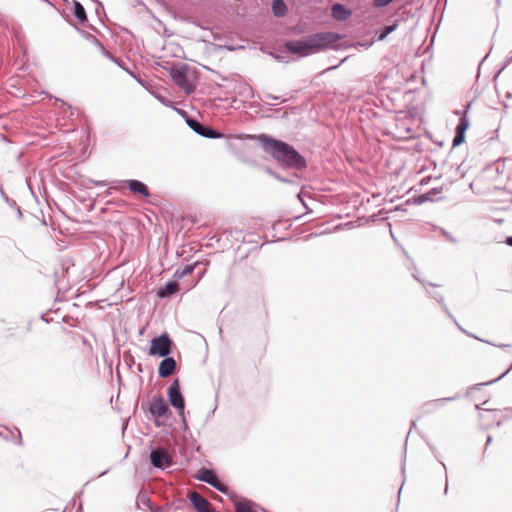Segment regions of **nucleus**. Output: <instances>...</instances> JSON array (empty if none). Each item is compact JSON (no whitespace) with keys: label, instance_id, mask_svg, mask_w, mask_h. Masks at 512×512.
Instances as JSON below:
<instances>
[{"label":"nucleus","instance_id":"obj_2","mask_svg":"<svg viewBox=\"0 0 512 512\" xmlns=\"http://www.w3.org/2000/svg\"><path fill=\"white\" fill-rule=\"evenodd\" d=\"M243 138L258 140L265 153L283 167L301 170L306 167L305 158L290 144L266 134L250 135Z\"/></svg>","mask_w":512,"mask_h":512},{"label":"nucleus","instance_id":"obj_11","mask_svg":"<svg viewBox=\"0 0 512 512\" xmlns=\"http://www.w3.org/2000/svg\"><path fill=\"white\" fill-rule=\"evenodd\" d=\"M189 500L197 512H213L210 502L199 493H191Z\"/></svg>","mask_w":512,"mask_h":512},{"label":"nucleus","instance_id":"obj_1","mask_svg":"<svg viewBox=\"0 0 512 512\" xmlns=\"http://www.w3.org/2000/svg\"><path fill=\"white\" fill-rule=\"evenodd\" d=\"M344 35L336 32H317L299 40H289L284 43L285 49L302 57L319 53L326 49H347L350 46L344 44H337Z\"/></svg>","mask_w":512,"mask_h":512},{"label":"nucleus","instance_id":"obj_34","mask_svg":"<svg viewBox=\"0 0 512 512\" xmlns=\"http://www.w3.org/2000/svg\"><path fill=\"white\" fill-rule=\"evenodd\" d=\"M14 429L18 432V436H17V438H16V443H17L18 445H21V444H22V436H21V432H20V431H19V429H18V428H16V427H15Z\"/></svg>","mask_w":512,"mask_h":512},{"label":"nucleus","instance_id":"obj_15","mask_svg":"<svg viewBox=\"0 0 512 512\" xmlns=\"http://www.w3.org/2000/svg\"><path fill=\"white\" fill-rule=\"evenodd\" d=\"M457 397L458 396H455V397H444V398H439V399L428 401V402H426L423 405V412L424 413L433 412L434 410H436L439 407L443 406L445 403L451 402V401L455 400Z\"/></svg>","mask_w":512,"mask_h":512},{"label":"nucleus","instance_id":"obj_17","mask_svg":"<svg viewBox=\"0 0 512 512\" xmlns=\"http://www.w3.org/2000/svg\"><path fill=\"white\" fill-rule=\"evenodd\" d=\"M73 14L80 23H85L88 20L85 8L77 0L73 1Z\"/></svg>","mask_w":512,"mask_h":512},{"label":"nucleus","instance_id":"obj_22","mask_svg":"<svg viewBox=\"0 0 512 512\" xmlns=\"http://www.w3.org/2000/svg\"><path fill=\"white\" fill-rule=\"evenodd\" d=\"M469 127V120L467 118V115L466 114H463L460 119H459V123L458 125L456 126V130L459 131V132H463L465 133L466 130L468 129Z\"/></svg>","mask_w":512,"mask_h":512},{"label":"nucleus","instance_id":"obj_5","mask_svg":"<svg viewBox=\"0 0 512 512\" xmlns=\"http://www.w3.org/2000/svg\"><path fill=\"white\" fill-rule=\"evenodd\" d=\"M167 395L169 403L178 410V414L181 417L185 429H187V423L185 419V399L180 389L179 379L176 378L170 384L167 389Z\"/></svg>","mask_w":512,"mask_h":512},{"label":"nucleus","instance_id":"obj_6","mask_svg":"<svg viewBox=\"0 0 512 512\" xmlns=\"http://www.w3.org/2000/svg\"><path fill=\"white\" fill-rule=\"evenodd\" d=\"M172 344L173 342L169 335L167 333H162L151 340L149 355L166 357L172 352Z\"/></svg>","mask_w":512,"mask_h":512},{"label":"nucleus","instance_id":"obj_28","mask_svg":"<svg viewBox=\"0 0 512 512\" xmlns=\"http://www.w3.org/2000/svg\"><path fill=\"white\" fill-rule=\"evenodd\" d=\"M511 369H512V362H511V365L509 366V368H508L504 373H502L499 377H497V378H495V379H493V380H490V381L485 382V384H492V383H495V382L499 381V380H500V379H502L505 375H507V374L510 372V370H511Z\"/></svg>","mask_w":512,"mask_h":512},{"label":"nucleus","instance_id":"obj_26","mask_svg":"<svg viewBox=\"0 0 512 512\" xmlns=\"http://www.w3.org/2000/svg\"><path fill=\"white\" fill-rule=\"evenodd\" d=\"M97 44L101 48V51H102L104 56H106L107 58L111 59L113 62H115L117 65L120 66V63L118 62V60L115 57H113L108 51H106L104 49V47L102 46V44H100L99 42H97Z\"/></svg>","mask_w":512,"mask_h":512},{"label":"nucleus","instance_id":"obj_36","mask_svg":"<svg viewBox=\"0 0 512 512\" xmlns=\"http://www.w3.org/2000/svg\"><path fill=\"white\" fill-rule=\"evenodd\" d=\"M150 511L151 512H162V510L159 508V507H156V506H150Z\"/></svg>","mask_w":512,"mask_h":512},{"label":"nucleus","instance_id":"obj_48","mask_svg":"<svg viewBox=\"0 0 512 512\" xmlns=\"http://www.w3.org/2000/svg\"><path fill=\"white\" fill-rule=\"evenodd\" d=\"M137 369H138V371H139V372H142V371H143V370H142V365H141V364H138Z\"/></svg>","mask_w":512,"mask_h":512},{"label":"nucleus","instance_id":"obj_35","mask_svg":"<svg viewBox=\"0 0 512 512\" xmlns=\"http://www.w3.org/2000/svg\"><path fill=\"white\" fill-rule=\"evenodd\" d=\"M487 401L483 402L481 405H476L475 408L476 410H480V409H483V406L486 405ZM484 410H489L488 408H484Z\"/></svg>","mask_w":512,"mask_h":512},{"label":"nucleus","instance_id":"obj_24","mask_svg":"<svg viewBox=\"0 0 512 512\" xmlns=\"http://www.w3.org/2000/svg\"><path fill=\"white\" fill-rule=\"evenodd\" d=\"M441 231V234L451 243L455 244L457 243V239L451 234L449 233L448 231H446L445 229L441 228L440 229Z\"/></svg>","mask_w":512,"mask_h":512},{"label":"nucleus","instance_id":"obj_8","mask_svg":"<svg viewBox=\"0 0 512 512\" xmlns=\"http://www.w3.org/2000/svg\"><path fill=\"white\" fill-rule=\"evenodd\" d=\"M187 125L198 135L208 138V139H220L223 137V134L213 127L203 124L198 120L188 117L186 119Z\"/></svg>","mask_w":512,"mask_h":512},{"label":"nucleus","instance_id":"obj_38","mask_svg":"<svg viewBox=\"0 0 512 512\" xmlns=\"http://www.w3.org/2000/svg\"><path fill=\"white\" fill-rule=\"evenodd\" d=\"M452 319L454 320V322L456 323V325H457V326H458V327H459L463 332H465V333L467 334V332L459 326V324L456 322V320L454 319V317H453ZM468 336H470V337H472V338H475V335H473V334H471V333H468Z\"/></svg>","mask_w":512,"mask_h":512},{"label":"nucleus","instance_id":"obj_32","mask_svg":"<svg viewBox=\"0 0 512 512\" xmlns=\"http://www.w3.org/2000/svg\"><path fill=\"white\" fill-rule=\"evenodd\" d=\"M349 58V56H346L345 58H343L338 64L336 65H333L329 68H327L326 70L329 71V70H334L336 68H338L342 63H344L347 59Z\"/></svg>","mask_w":512,"mask_h":512},{"label":"nucleus","instance_id":"obj_46","mask_svg":"<svg viewBox=\"0 0 512 512\" xmlns=\"http://www.w3.org/2000/svg\"><path fill=\"white\" fill-rule=\"evenodd\" d=\"M440 190H441V189H439V190H438V189H433V190H431V191H430V192H431V195H432V194L434 195V194H436V193L440 192Z\"/></svg>","mask_w":512,"mask_h":512},{"label":"nucleus","instance_id":"obj_19","mask_svg":"<svg viewBox=\"0 0 512 512\" xmlns=\"http://www.w3.org/2000/svg\"><path fill=\"white\" fill-rule=\"evenodd\" d=\"M398 20H396L393 24L391 25H386L384 26L378 33H377V40L378 41H383L386 39V37L391 34L392 32H394L397 28H398Z\"/></svg>","mask_w":512,"mask_h":512},{"label":"nucleus","instance_id":"obj_20","mask_svg":"<svg viewBox=\"0 0 512 512\" xmlns=\"http://www.w3.org/2000/svg\"><path fill=\"white\" fill-rule=\"evenodd\" d=\"M429 295L435 299L442 307L443 311L450 317L453 318V315L451 314L450 310L448 309L447 305L444 302V297L438 293V292H429Z\"/></svg>","mask_w":512,"mask_h":512},{"label":"nucleus","instance_id":"obj_30","mask_svg":"<svg viewBox=\"0 0 512 512\" xmlns=\"http://www.w3.org/2000/svg\"><path fill=\"white\" fill-rule=\"evenodd\" d=\"M265 171L270 174L271 176L275 177L276 179H278L279 181L281 182H288L286 179L282 178L281 176H279L277 173H275L272 169L270 168H265Z\"/></svg>","mask_w":512,"mask_h":512},{"label":"nucleus","instance_id":"obj_45","mask_svg":"<svg viewBox=\"0 0 512 512\" xmlns=\"http://www.w3.org/2000/svg\"><path fill=\"white\" fill-rule=\"evenodd\" d=\"M491 441H492V436H490V435H489V436L487 437L486 445L490 444V443H491Z\"/></svg>","mask_w":512,"mask_h":512},{"label":"nucleus","instance_id":"obj_18","mask_svg":"<svg viewBox=\"0 0 512 512\" xmlns=\"http://www.w3.org/2000/svg\"><path fill=\"white\" fill-rule=\"evenodd\" d=\"M254 503L251 500L243 499L235 502V512H255Z\"/></svg>","mask_w":512,"mask_h":512},{"label":"nucleus","instance_id":"obj_37","mask_svg":"<svg viewBox=\"0 0 512 512\" xmlns=\"http://www.w3.org/2000/svg\"><path fill=\"white\" fill-rule=\"evenodd\" d=\"M452 319L454 320V322L456 323V325H457V326H458V327H459L463 332H465V333L467 334V332L459 326V324L456 322V320L454 319V317H453ZM468 336H470V337H472V338H475V335H473V334H471V333H468Z\"/></svg>","mask_w":512,"mask_h":512},{"label":"nucleus","instance_id":"obj_13","mask_svg":"<svg viewBox=\"0 0 512 512\" xmlns=\"http://www.w3.org/2000/svg\"><path fill=\"white\" fill-rule=\"evenodd\" d=\"M352 15V11L342 3H335L331 6V16L337 21H345Z\"/></svg>","mask_w":512,"mask_h":512},{"label":"nucleus","instance_id":"obj_16","mask_svg":"<svg viewBox=\"0 0 512 512\" xmlns=\"http://www.w3.org/2000/svg\"><path fill=\"white\" fill-rule=\"evenodd\" d=\"M271 9L273 15L279 18L284 17L288 12L287 5L283 0H273Z\"/></svg>","mask_w":512,"mask_h":512},{"label":"nucleus","instance_id":"obj_4","mask_svg":"<svg viewBox=\"0 0 512 512\" xmlns=\"http://www.w3.org/2000/svg\"><path fill=\"white\" fill-rule=\"evenodd\" d=\"M149 461L154 468L160 470L168 469L174 465L172 452L162 445L151 448Z\"/></svg>","mask_w":512,"mask_h":512},{"label":"nucleus","instance_id":"obj_42","mask_svg":"<svg viewBox=\"0 0 512 512\" xmlns=\"http://www.w3.org/2000/svg\"><path fill=\"white\" fill-rule=\"evenodd\" d=\"M266 98H267V99H271V100H278V99H279V97H277V96H273V95H271V94H268V95L266 96Z\"/></svg>","mask_w":512,"mask_h":512},{"label":"nucleus","instance_id":"obj_49","mask_svg":"<svg viewBox=\"0 0 512 512\" xmlns=\"http://www.w3.org/2000/svg\"><path fill=\"white\" fill-rule=\"evenodd\" d=\"M17 211H18L19 216L21 217L22 216V212H21L19 207H18Z\"/></svg>","mask_w":512,"mask_h":512},{"label":"nucleus","instance_id":"obj_12","mask_svg":"<svg viewBox=\"0 0 512 512\" xmlns=\"http://www.w3.org/2000/svg\"><path fill=\"white\" fill-rule=\"evenodd\" d=\"M179 291V283L177 280L168 281L165 285L157 289V296L161 299L169 298Z\"/></svg>","mask_w":512,"mask_h":512},{"label":"nucleus","instance_id":"obj_3","mask_svg":"<svg viewBox=\"0 0 512 512\" xmlns=\"http://www.w3.org/2000/svg\"><path fill=\"white\" fill-rule=\"evenodd\" d=\"M189 71L190 68L186 64L172 65L169 69V74L173 82L188 95L194 92L196 88L188 78Z\"/></svg>","mask_w":512,"mask_h":512},{"label":"nucleus","instance_id":"obj_9","mask_svg":"<svg viewBox=\"0 0 512 512\" xmlns=\"http://www.w3.org/2000/svg\"><path fill=\"white\" fill-rule=\"evenodd\" d=\"M148 410L153 416L156 426H160L158 419L167 415L169 406L162 396H157L149 403Z\"/></svg>","mask_w":512,"mask_h":512},{"label":"nucleus","instance_id":"obj_47","mask_svg":"<svg viewBox=\"0 0 512 512\" xmlns=\"http://www.w3.org/2000/svg\"><path fill=\"white\" fill-rule=\"evenodd\" d=\"M96 184H97L98 186H105V182H104V181L96 182Z\"/></svg>","mask_w":512,"mask_h":512},{"label":"nucleus","instance_id":"obj_43","mask_svg":"<svg viewBox=\"0 0 512 512\" xmlns=\"http://www.w3.org/2000/svg\"><path fill=\"white\" fill-rule=\"evenodd\" d=\"M448 493V480L446 479V485H445V488H444V494H447Z\"/></svg>","mask_w":512,"mask_h":512},{"label":"nucleus","instance_id":"obj_50","mask_svg":"<svg viewBox=\"0 0 512 512\" xmlns=\"http://www.w3.org/2000/svg\"><path fill=\"white\" fill-rule=\"evenodd\" d=\"M429 286L431 287H436L437 285L433 284V283H430Z\"/></svg>","mask_w":512,"mask_h":512},{"label":"nucleus","instance_id":"obj_33","mask_svg":"<svg viewBox=\"0 0 512 512\" xmlns=\"http://www.w3.org/2000/svg\"><path fill=\"white\" fill-rule=\"evenodd\" d=\"M511 62H512V55L509 58H507V60L505 61V63L501 67V69L497 72V74L501 73Z\"/></svg>","mask_w":512,"mask_h":512},{"label":"nucleus","instance_id":"obj_44","mask_svg":"<svg viewBox=\"0 0 512 512\" xmlns=\"http://www.w3.org/2000/svg\"><path fill=\"white\" fill-rule=\"evenodd\" d=\"M486 385L485 383H479L475 387H472V390H475V388H479L480 386Z\"/></svg>","mask_w":512,"mask_h":512},{"label":"nucleus","instance_id":"obj_10","mask_svg":"<svg viewBox=\"0 0 512 512\" xmlns=\"http://www.w3.org/2000/svg\"><path fill=\"white\" fill-rule=\"evenodd\" d=\"M177 367L176 360L173 357H163L158 367V374L161 378H167L175 373Z\"/></svg>","mask_w":512,"mask_h":512},{"label":"nucleus","instance_id":"obj_31","mask_svg":"<svg viewBox=\"0 0 512 512\" xmlns=\"http://www.w3.org/2000/svg\"><path fill=\"white\" fill-rule=\"evenodd\" d=\"M138 501H140L142 504L147 505L149 508L152 506L150 499L146 495H139Z\"/></svg>","mask_w":512,"mask_h":512},{"label":"nucleus","instance_id":"obj_51","mask_svg":"<svg viewBox=\"0 0 512 512\" xmlns=\"http://www.w3.org/2000/svg\"><path fill=\"white\" fill-rule=\"evenodd\" d=\"M414 277L418 280V282L422 283L421 279L417 278L415 275H414Z\"/></svg>","mask_w":512,"mask_h":512},{"label":"nucleus","instance_id":"obj_25","mask_svg":"<svg viewBox=\"0 0 512 512\" xmlns=\"http://www.w3.org/2000/svg\"><path fill=\"white\" fill-rule=\"evenodd\" d=\"M394 0H373V5L377 8L385 7L392 3Z\"/></svg>","mask_w":512,"mask_h":512},{"label":"nucleus","instance_id":"obj_29","mask_svg":"<svg viewBox=\"0 0 512 512\" xmlns=\"http://www.w3.org/2000/svg\"><path fill=\"white\" fill-rule=\"evenodd\" d=\"M428 200H431V192H427V193L421 194L417 198V202H419V203H423V202L428 201Z\"/></svg>","mask_w":512,"mask_h":512},{"label":"nucleus","instance_id":"obj_14","mask_svg":"<svg viewBox=\"0 0 512 512\" xmlns=\"http://www.w3.org/2000/svg\"><path fill=\"white\" fill-rule=\"evenodd\" d=\"M127 188L131 193L139 194L145 198H148L150 195L147 185L140 180H127Z\"/></svg>","mask_w":512,"mask_h":512},{"label":"nucleus","instance_id":"obj_21","mask_svg":"<svg viewBox=\"0 0 512 512\" xmlns=\"http://www.w3.org/2000/svg\"><path fill=\"white\" fill-rule=\"evenodd\" d=\"M198 265L197 262L193 263V264H188L186 265L182 270H177L174 274V277L176 279H181L183 278L184 276L186 275H189L191 273H193L194 269L196 268V266Z\"/></svg>","mask_w":512,"mask_h":512},{"label":"nucleus","instance_id":"obj_23","mask_svg":"<svg viewBox=\"0 0 512 512\" xmlns=\"http://www.w3.org/2000/svg\"><path fill=\"white\" fill-rule=\"evenodd\" d=\"M464 140H465V133L455 130V135H454L453 142H452L453 147L459 146L460 144H462L464 142Z\"/></svg>","mask_w":512,"mask_h":512},{"label":"nucleus","instance_id":"obj_39","mask_svg":"<svg viewBox=\"0 0 512 512\" xmlns=\"http://www.w3.org/2000/svg\"><path fill=\"white\" fill-rule=\"evenodd\" d=\"M452 319L454 320V322L456 323V325H457V326H458V327H459L463 332H465V333L467 334V332L459 326V324L456 322V320L454 319V317H453ZM468 336H470V337H472V338H475V335H473V334H471V333H468Z\"/></svg>","mask_w":512,"mask_h":512},{"label":"nucleus","instance_id":"obj_40","mask_svg":"<svg viewBox=\"0 0 512 512\" xmlns=\"http://www.w3.org/2000/svg\"><path fill=\"white\" fill-rule=\"evenodd\" d=\"M486 343L490 344V345H493V346H497V347H509L510 345L508 344H505V345H498V344H495V343H492V342H489V341H485Z\"/></svg>","mask_w":512,"mask_h":512},{"label":"nucleus","instance_id":"obj_41","mask_svg":"<svg viewBox=\"0 0 512 512\" xmlns=\"http://www.w3.org/2000/svg\"><path fill=\"white\" fill-rule=\"evenodd\" d=\"M505 243L512 247V236L507 237Z\"/></svg>","mask_w":512,"mask_h":512},{"label":"nucleus","instance_id":"obj_7","mask_svg":"<svg viewBox=\"0 0 512 512\" xmlns=\"http://www.w3.org/2000/svg\"><path fill=\"white\" fill-rule=\"evenodd\" d=\"M195 478L199 481L209 484L210 486H212L213 488H215L216 490L225 495H229L230 493L229 487L219 479L216 472L212 469H208L205 467L201 468L198 471Z\"/></svg>","mask_w":512,"mask_h":512},{"label":"nucleus","instance_id":"obj_27","mask_svg":"<svg viewBox=\"0 0 512 512\" xmlns=\"http://www.w3.org/2000/svg\"><path fill=\"white\" fill-rule=\"evenodd\" d=\"M374 43V40H370V41H365V42H357L356 44H353L352 46L353 47H356V46H360V47H363L365 49H368L370 48Z\"/></svg>","mask_w":512,"mask_h":512}]
</instances>
